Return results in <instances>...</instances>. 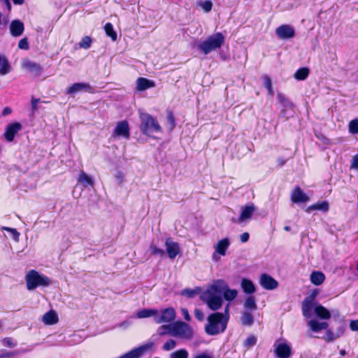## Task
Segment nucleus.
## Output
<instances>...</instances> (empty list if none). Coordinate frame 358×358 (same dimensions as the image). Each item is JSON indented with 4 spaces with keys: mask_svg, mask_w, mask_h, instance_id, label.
I'll list each match as a JSON object with an SVG mask.
<instances>
[{
    "mask_svg": "<svg viewBox=\"0 0 358 358\" xmlns=\"http://www.w3.org/2000/svg\"><path fill=\"white\" fill-rule=\"evenodd\" d=\"M220 294H222L226 301H231L236 298L238 291L235 289H229L224 280H217L208 285L207 289L201 294L200 298L211 310L215 311L219 310L223 303Z\"/></svg>",
    "mask_w": 358,
    "mask_h": 358,
    "instance_id": "1",
    "label": "nucleus"
},
{
    "mask_svg": "<svg viewBox=\"0 0 358 358\" xmlns=\"http://www.w3.org/2000/svg\"><path fill=\"white\" fill-rule=\"evenodd\" d=\"M229 303L224 308V313L217 312L208 317L205 327L207 334L214 336L225 331L229 320Z\"/></svg>",
    "mask_w": 358,
    "mask_h": 358,
    "instance_id": "2",
    "label": "nucleus"
},
{
    "mask_svg": "<svg viewBox=\"0 0 358 358\" xmlns=\"http://www.w3.org/2000/svg\"><path fill=\"white\" fill-rule=\"evenodd\" d=\"M224 43V36L220 32H217L204 41H201L196 44V48L204 55H208L210 52L220 48Z\"/></svg>",
    "mask_w": 358,
    "mask_h": 358,
    "instance_id": "3",
    "label": "nucleus"
},
{
    "mask_svg": "<svg viewBox=\"0 0 358 358\" xmlns=\"http://www.w3.org/2000/svg\"><path fill=\"white\" fill-rule=\"evenodd\" d=\"M140 130L148 136H152L155 133L162 132V127L157 120L147 113L139 112Z\"/></svg>",
    "mask_w": 358,
    "mask_h": 358,
    "instance_id": "4",
    "label": "nucleus"
},
{
    "mask_svg": "<svg viewBox=\"0 0 358 358\" xmlns=\"http://www.w3.org/2000/svg\"><path fill=\"white\" fill-rule=\"evenodd\" d=\"M25 280L28 290L35 289L38 287H48L52 283L48 276L34 269L27 273Z\"/></svg>",
    "mask_w": 358,
    "mask_h": 358,
    "instance_id": "5",
    "label": "nucleus"
},
{
    "mask_svg": "<svg viewBox=\"0 0 358 358\" xmlns=\"http://www.w3.org/2000/svg\"><path fill=\"white\" fill-rule=\"evenodd\" d=\"M171 336L178 337L183 339L190 340L193 337V330L188 324L178 321L172 323Z\"/></svg>",
    "mask_w": 358,
    "mask_h": 358,
    "instance_id": "6",
    "label": "nucleus"
},
{
    "mask_svg": "<svg viewBox=\"0 0 358 358\" xmlns=\"http://www.w3.org/2000/svg\"><path fill=\"white\" fill-rule=\"evenodd\" d=\"M155 322L157 324L171 322L176 319V313L173 308L169 307L162 310H156Z\"/></svg>",
    "mask_w": 358,
    "mask_h": 358,
    "instance_id": "7",
    "label": "nucleus"
},
{
    "mask_svg": "<svg viewBox=\"0 0 358 358\" xmlns=\"http://www.w3.org/2000/svg\"><path fill=\"white\" fill-rule=\"evenodd\" d=\"M231 244L228 238H224L219 241L214 246L215 252L212 255V259L215 262H218L220 256H225L227 249Z\"/></svg>",
    "mask_w": 358,
    "mask_h": 358,
    "instance_id": "8",
    "label": "nucleus"
},
{
    "mask_svg": "<svg viewBox=\"0 0 358 358\" xmlns=\"http://www.w3.org/2000/svg\"><path fill=\"white\" fill-rule=\"evenodd\" d=\"M275 353L278 358H289L292 355L290 345L284 340L278 339L275 343Z\"/></svg>",
    "mask_w": 358,
    "mask_h": 358,
    "instance_id": "9",
    "label": "nucleus"
},
{
    "mask_svg": "<svg viewBox=\"0 0 358 358\" xmlns=\"http://www.w3.org/2000/svg\"><path fill=\"white\" fill-rule=\"evenodd\" d=\"M112 137L115 138H123L128 140L130 137V129L128 122L125 120L117 122L113 132Z\"/></svg>",
    "mask_w": 358,
    "mask_h": 358,
    "instance_id": "10",
    "label": "nucleus"
},
{
    "mask_svg": "<svg viewBox=\"0 0 358 358\" xmlns=\"http://www.w3.org/2000/svg\"><path fill=\"white\" fill-rule=\"evenodd\" d=\"M152 346L153 343H147L134 350H132L131 351L122 356L120 358H138L141 355H144L146 352L150 350Z\"/></svg>",
    "mask_w": 358,
    "mask_h": 358,
    "instance_id": "11",
    "label": "nucleus"
},
{
    "mask_svg": "<svg viewBox=\"0 0 358 358\" xmlns=\"http://www.w3.org/2000/svg\"><path fill=\"white\" fill-rule=\"evenodd\" d=\"M255 210L256 208L254 204L242 207L241 214L236 222L238 224L247 223L252 218Z\"/></svg>",
    "mask_w": 358,
    "mask_h": 358,
    "instance_id": "12",
    "label": "nucleus"
},
{
    "mask_svg": "<svg viewBox=\"0 0 358 358\" xmlns=\"http://www.w3.org/2000/svg\"><path fill=\"white\" fill-rule=\"evenodd\" d=\"M166 250L169 257L173 259L180 252V245L173 241L171 238H168L165 242Z\"/></svg>",
    "mask_w": 358,
    "mask_h": 358,
    "instance_id": "13",
    "label": "nucleus"
},
{
    "mask_svg": "<svg viewBox=\"0 0 358 358\" xmlns=\"http://www.w3.org/2000/svg\"><path fill=\"white\" fill-rule=\"evenodd\" d=\"M275 34L280 39H289L294 36L295 31L292 26L282 24L275 29Z\"/></svg>",
    "mask_w": 358,
    "mask_h": 358,
    "instance_id": "14",
    "label": "nucleus"
},
{
    "mask_svg": "<svg viewBox=\"0 0 358 358\" xmlns=\"http://www.w3.org/2000/svg\"><path fill=\"white\" fill-rule=\"evenodd\" d=\"M259 283L262 287L267 290H273L278 287V282L271 275L263 273L260 276Z\"/></svg>",
    "mask_w": 358,
    "mask_h": 358,
    "instance_id": "15",
    "label": "nucleus"
},
{
    "mask_svg": "<svg viewBox=\"0 0 358 358\" xmlns=\"http://www.w3.org/2000/svg\"><path fill=\"white\" fill-rule=\"evenodd\" d=\"M22 129V125L19 122H13L7 125L4 134L5 138L7 141H13L15 134Z\"/></svg>",
    "mask_w": 358,
    "mask_h": 358,
    "instance_id": "16",
    "label": "nucleus"
},
{
    "mask_svg": "<svg viewBox=\"0 0 358 358\" xmlns=\"http://www.w3.org/2000/svg\"><path fill=\"white\" fill-rule=\"evenodd\" d=\"M22 66L35 76H38L41 74L42 68L40 64L29 59H24Z\"/></svg>",
    "mask_w": 358,
    "mask_h": 358,
    "instance_id": "17",
    "label": "nucleus"
},
{
    "mask_svg": "<svg viewBox=\"0 0 358 358\" xmlns=\"http://www.w3.org/2000/svg\"><path fill=\"white\" fill-rule=\"evenodd\" d=\"M82 91L92 92V88L87 83H78L72 85L66 89V93L70 95H74L75 94Z\"/></svg>",
    "mask_w": 358,
    "mask_h": 358,
    "instance_id": "18",
    "label": "nucleus"
},
{
    "mask_svg": "<svg viewBox=\"0 0 358 358\" xmlns=\"http://www.w3.org/2000/svg\"><path fill=\"white\" fill-rule=\"evenodd\" d=\"M307 324L310 329L313 332H320L322 330H326L329 327L327 322H320L317 319H310L307 322Z\"/></svg>",
    "mask_w": 358,
    "mask_h": 358,
    "instance_id": "19",
    "label": "nucleus"
},
{
    "mask_svg": "<svg viewBox=\"0 0 358 358\" xmlns=\"http://www.w3.org/2000/svg\"><path fill=\"white\" fill-rule=\"evenodd\" d=\"M291 199L293 203H306L309 201V197L300 187H296L292 193Z\"/></svg>",
    "mask_w": 358,
    "mask_h": 358,
    "instance_id": "20",
    "label": "nucleus"
},
{
    "mask_svg": "<svg viewBox=\"0 0 358 358\" xmlns=\"http://www.w3.org/2000/svg\"><path fill=\"white\" fill-rule=\"evenodd\" d=\"M24 24L19 20H13L10 24V31L13 36L17 37L22 34Z\"/></svg>",
    "mask_w": 358,
    "mask_h": 358,
    "instance_id": "21",
    "label": "nucleus"
},
{
    "mask_svg": "<svg viewBox=\"0 0 358 358\" xmlns=\"http://www.w3.org/2000/svg\"><path fill=\"white\" fill-rule=\"evenodd\" d=\"M315 307V306L314 305L313 299H305L302 303V313L303 316L307 319L310 318Z\"/></svg>",
    "mask_w": 358,
    "mask_h": 358,
    "instance_id": "22",
    "label": "nucleus"
},
{
    "mask_svg": "<svg viewBox=\"0 0 358 358\" xmlns=\"http://www.w3.org/2000/svg\"><path fill=\"white\" fill-rule=\"evenodd\" d=\"M155 86V83L154 81L145 78H139L136 81V89L138 91H144Z\"/></svg>",
    "mask_w": 358,
    "mask_h": 358,
    "instance_id": "23",
    "label": "nucleus"
},
{
    "mask_svg": "<svg viewBox=\"0 0 358 358\" xmlns=\"http://www.w3.org/2000/svg\"><path fill=\"white\" fill-rule=\"evenodd\" d=\"M42 321L46 325H52L57 323L58 316L55 311L51 310L43 316Z\"/></svg>",
    "mask_w": 358,
    "mask_h": 358,
    "instance_id": "24",
    "label": "nucleus"
},
{
    "mask_svg": "<svg viewBox=\"0 0 358 358\" xmlns=\"http://www.w3.org/2000/svg\"><path fill=\"white\" fill-rule=\"evenodd\" d=\"M277 99L278 102L284 108L280 112L281 115L285 114L287 109H292L293 103L283 94L278 93L277 95Z\"/></svg>",
    "mask_w": 358,
    "mask_h": 358,
    "instance_id": "25",
    "label": "nucleus"
},
{
    "mask_svg": "<svg viewBox=\"0 0 358 358\" xmlns=\"http://www.w3.org/2000/svg\"><path fill=\"white\" fill-rule=\"evenodd\" d=\"M329 203L327 201H323L308 206L306 208V212L310 213L312 210H320L322 212H327L329 210Z\"/></svg>",
    "mask_w": 358,
    "mask_h": 358,
    "instance_id": "26",
    "label": "nucleus"
},
{
    "mask_svg": "<svg viewBox=\"0 0 358 358\" xmlns=\"http://www.w3.org/2000/svg\"><path fill=\"white\" fill-rule=\"evenodd\" d=\"M315 315L322 320H328L331 317L330 312L322 305H317L314 308Z\"/></svg>",
    "mask_w": 358,
    "mask_h": 358,
    "instance_id": "27",
    "label": "nucleus"
},
{
    "mask_svg": "<svg viewBox=\"0 0 358 358\" xmlns=\"http://www.w3.org/2000/svg\"><path fill=\"white\" fill-rule=\"evenodd\" d=\"M344 329L343 328L341 327L338 329L336 334H334L332 331L330 329H326L325 336H324V339L327 342H332L336 338H339L343 334Z\"/></svg>",
    "mask_w": 358,
    "mask_h": 358,
    "instance_id": "28",
    "label": "nucleus"
},
{
    "mask_svg": "<svg viewBox=\"0 0 358 358\" xmlns=\"http://www.w3.org/2000/svg\"><path fill=\"white\" fill-rule=\"evenodd\" d=\"M241 287L243 292L246 294H252L256 290L253 282L247 278H243L242 280Z\"/></svg>",
    "mask_w": 358,
    "mask_h": 358,
    "instance_id": "29",
    "label": "nucleus"
},
{
    "mask_svg": "<svg viewBox=\"0 0 358 358\" xmlns=\"http://www.w3.org/2000/svg\"><path fill=\"white\" fill-rule=\"evenodd\" d=\"M325 280V275L320 271H314L310 275V281L315 285H321Z\"/></svg>",
    "mask_w": 358,
    "mask_h": 358,
    "instance_id": "30",
    "label": "nucleus"
},
{
    "mask_svg": "<svg viewBox=\"0 0 358 358\" xmlns=\"http://www.w3.org/2000/svg\"><path fill=\"white\" fill-rule=\"evenodd\" d=\"M241 322L243 325L251 326L254 322V317L249 311H244L241 316Z\"/></svg>",
    "mask_w": 358,
    "mask_h": 358,
    "instance_id": "31",
    "label": "nucleus"
},
{
    "mask_svg": "<svg viewBox=\"0 0 358 358\" xmlns=\"http://www.w3.org/2000/svg\"><path fill=\"white\" fill-rule=\"evenodd\" d=\"M10 66L6 57L0 55V74L5 75L10 72Z\"/></svg>",
    "mask_w": 358,
    "mask_h": 358,
    "instance_id": "32",
    "label": "nucleus"
},
{
    "mask_svg": "<svg viewBox=\"0 0 358 358\" xmlns=\"http://www.w3.org/2000/svg\"><path fill=\"white\" fill-rule=\"evenodd\" d=\"M78 182L83 184L84 187H87V185L92 186L94 184V180L92 177L88 176L84 171L80 172L78 177Z\"/></svg>",
    "mask_w": 358,
    "mask_h": 358,
    "instance_id": "33",
    "label": "nucleus"
},
{
    "mask_svg": "<svg viewBox=\"0 0 358 358\" xmlns=\"http://www.w3.org/2000/svg\"><path fill=\"white\" fill-rule=\"evenodd\" d=\"M243 307L246 310L245 311L255 310L257 309V303H256L255 297L252 296H250L247 297L243 303Z\"/></svg>",
    "mask_w": 358,
    "mask_h": 358,
    "instance_id": "34",
    "label": "nucleus"
},
{
    "mask_svg": "<svg viewBox=\"0 0 358 358\" xmlns=\"http://www.w3.org/2000/svg\"><path fill=\"white\" fill-rule=\"evenodd\" d=\"M156 314L157 313L155 309H143L136 313V317L141 319L152 316L155 318Z\"/></svg>",
    "mask_w": 358,
    "mask_h": 358,
    "instance_id": "35",
    "label": "nucleus"
},
{
    "mask_svg": "<svg viewBox=\"0 0 358 358\" xmlns=\"http://www.w3.org/2000/svg\"><path fill=\"white\" fill-rule=\"evenodd\" d=\"M308 74L309 70L308 68H301L294 73V78L298 80H303L308 77Z\"/></svg>",
    "mask_w": 358,
    "mask_h": 358,
    "instance_id": "36",
    "label": "nucleus"
},
{
    "mask_svg": "<svg viewBox=\"0 0 358 358\" xmlns=\"http://www.w3.org/2000/svg\"><path fill=\"white\" fill-rule=\"evenodd\" d=\"M30 350H16L14 352H7L4 350H0V358H13L15 355L21 353V352H27Z\"/></svg>",
    "mask_w": 358,
    "mask_h": 358,
    "instance_id": "37",
    "label": "nucleus"
},
{
    "mask_svg": "<svg viewBox=\"0 0 358 358\" xmlns=\"http://www.w3.org/2000/svg\"><path fill=\"white\" fill-rule=\"evenodd\" d=\"M171 327H172V323L170 324L162 325L157 329V332L159 336H164V335H171V332H172Z\"/></svg>",
    "mask_w": 358,
    "mask_h": 358,
    "instance_id": "38",
    "label": "nucleus"
},
{
    "mask_svg": "<svg viewBox=\"0 0 358 358\" xmlns=\"http://www.w3.org/2000/svg\"><path fill=\"white\" fill-rule=\"evenodd\" d=\"M106 34L109 36L113 41L117 39V34L113 29V26L111 23L108 22L104 27Z\"/></svg>",
    "mask_w": 358,
    "mask_h": 358,
    "instance_id": "39",
    "label": "nucleus"
},
{
    "mask_svg": "<svg viewBox=\"0 0 358 358\" xmlns=\"http://www.w3.org/2000/svg\"><path fill=\"white\" fill-rule=\"evenodd\" d=\"M201 289L200 287H195L194 289H185L182 291L181 294L186 296L188 298H192L196 295L201 293Z\"/></svg>",
    "mask_w": 358,
    "mask_h": 358,
    "instance_id": "40",
    "label": "nucleus"
},
{
    "mask_svg": "<svg viewBox=\"0 0 358 358\" xmlns=\"http://www.w3.org/2000/svg\"><path fill=\"white\" fill-rule=\"evenodd\" d=\"M188 352L185 349L175 351L171 355V358H188Z\"/></svg>",
    "mask_w": 358,
    "mask_h": 358,
    "instance_id": "41",
    "label": "nucleus"
},
{
    "mask_svg": "<svg viewBox=\"0 0 358 358\" xmlns=\"http://www.w3.org/2000/svg\"><path fill=\"white\" fill-rule=\"evenodd\" d=\"M1 230L8 231L15 241H19L20 233L14 228L2 227Z\"/></svg>",
    "mask_w": 358,
    "mask_h": 358,
    "instance_id": "42",
    "label": "nucleus"
},
{
    "mask_svg": "<svg viewBox=\"0 0 358 358\" xmlns=\"http://www.w3.org/2000/svg\"><path fill=\"white\" fill-rule=\"evenodd\" d=\"M257 343V338L255 336H248L244 341V346L248 349L251 348Z\"/></svg>",
    "mask_w": 358,
    "mask_h": 358,
    "instance_id": "43",
    "label": "nucleus"
},
{
    "mask_svg": "<svg viewBox=\"0 0 358 358\" xmlns=\"http://www.w3.org/2000/svg\"><path fill=\"white\" fill-rule=\"evenodd\" d=\"M150 250L151 252V254L154 255H159L160 257H163L165 255V252L162 249L157 248L156 245L153 244L150 245Z\"/></svg>",
    "mask_w": 358,
    "mask_h": 358,
    "instance_id": "44",
    "label": "nucleus"
},
{
    "mask_svg": "<svg viewBox=\"0 0 358 358\" xmlns=\"http://www.w3.org/2000/svg\"><path fill=\"white\" fill-rule=\"evenodd\" d=\"M349 131L352 134H358V119H355L349 123Z\"/></svg>",
    "mask_w": 358,
    "mask_h": 358,
    "instance_id": "45",
    "label": "nucleus"
},
{
    "mask_svg": "<svg viewBox=\"0 0 358 358\" xmlns=\"http://www.w3.org/2000/svg\"><path fill=\"white\" fill-rule=\"evenodd\" d=\"M92 44V39L90 36H85L83 38L81 41L79 43V46L80 48L88 49Z\"/></svg>",
    "mask_w": 358,
    "mask_h": 358,
    "instance_id": "46",
    "label": "nucleus"
},
{
    "mask_svg": "<svg viewBox=\"0 0 358 358\" xmlns=\"http://www.w3.org/2000/svg\"><path fill=\"white\" fill-rule=\"evenodd\" d=\"M176 346V341L173 339H169L164 344L162 349L165 351H169L174 349Z\"/></svg>",
    "mask_w": 358,
    "mask_h": 358,
    "instance_id": "47",
    "label": "nucleus"
},
{
    "mask_svg": "<svg viewBox=\"0 0 358 358\" xmlns=\"http://www.w3.org/2000/svg\"><path fill=\"white\" fill-rule=\"evenodd\" d=\"M199 5L205 12H209L212 9L213 3L210 1H200Z\"/></svg>",
    "mask_w": 358,
    "mask_h": 358,
    "instance_id": "48",
    "label": "nucleus"
},
{
    "mask_svg": "<svg viewBox=\"0 0 358 358\" xmlns=\"http://www.w3.org/2000/svg\"><path fill=\"white\" fill-rule=\"evenodd\" d=\"M1 342L3 345L10 348H14L17 345V343L11 338H4Z\"/></svg>",
    "mask_w": 358,
    "mask_h": 358,
    "instance_id": "49",
    "label": "nucleus"
},
{
    "mask_svg": "<svg viewBox=\"0 0 358 358\" xmlns=\"http://www.w3.org/2000/svg\"><path fill=\"white\" fill-rule=\"evenodd\" d=\"M18 47L20 49L28 50L29 48V43L27 38L21 39L18 43Z\"/></svg>",
    "mask_w": 358,
    "mask_h": 358,
    "instance_id": "50",
    "label": "nucleus"
},
{
    "mask_svg": "<svg viewBox=\"0 0 358 358\" xmlns=\"http://www.w3.org/2000/svg\"><path fill=\"white\" fill-rule=\"evenodd\" d=\"M350 169H358V153L352 157L351 160Z\"/></svg>",
    "mask_w": 358,
    "mask_h": 358,
    "instance_id": "51",
    "label": "nucleus"
},
{
    "mask_svg": "<svg viewBox=\"0 0 358 358\" xmlns=\"http://www.w3.org/2000/svg\"><path fill=\"white\" fill-rule=\"evenodd\" d=\"M194 316L199 321H203L204 320V314L203 311L199 308L194 310Z\"/></svg>",
    "mask_w": 358,
    "mask_h": 358,
    "instance_id": "52",
    "label": "nucleus"
},
{
    "mask_svg": "<svg viewBox=\"0 0 358 358\" xmlns=\"http://www.w3.org/2000/svg\"><path fill=\"white\" fill-rule=\"evenodd\" d=\"M264 85L266 89L271 88L272 87V82L268 76H265L264 78Z\"/></svg>",
    "mask_w": 358,
    "mask_h": 358,
    "instance_id": "53",
    "label": "nucleus"
},
{
    "mask_svg": "<svg viewBox=\"0 0 358 358\" xmlns=\"http://www.w3.org/2000/svg\"><path fill=\"white\" fill-rule=\"evenodd\" d=\"M181 313H182V316H183V317L185 318V320L190 321L191 317H190V315L189 314V312H188L187 308H182L181 309Z\"/></svg>",
    "mask_w": 358,
    "mask_h": 358,
    "instance_id": "54",
    "label": "nucleus"
},
{
    "mask_svg": "<svg viewBox=\"0 0 358 358\" xmlns=\"http://www.w3.org/2000/svg\"><path fill=\"white\" fill-rule=\"evenodd\" d=\"M249 238L250 235L248 232L243 233L240 236V239L242 243H246L249 240Z\"/></svg>",
    "mask_w": 358,
    "mask_h": 358,
    "instance_id": "55",
    "label": "nucleus"
},
{
    "mask_svg": "<svg viewBox=\"0 0 358 358\" xmlns=\"http://www.w3.org/2000/svg\"><path fill=\"white\" fill-rule=\"evenodd\" d=\"M350 329L352 331H358V320H353L350 324Z\"/></svg>",
    "mask_w": 358,
    "mask_h": 358,
    "instance_id": "56",
    "label": "nucleus"
},
{
    "mask_svg": "<svg viewBox=\"0 0 358 358\" xmlns=\"http://www.w3.org/2000/svg\"><path fill=\"white\" fill-rule=\"evenodd\" d=\"M39 101V99L32 98L31 99V108L33 110H36L38 108L37 104Z\"/></svg>",
    "mask_w": 358,
    "mask_h": 358,
    "instance_id": "57",
    "label": "nucleus"
},
{
    "mask_svg": "<svg viewBox=\"0 0 358 358\" xmlns=\"http://www.w3.org/2000/svg\"><path fill=\"white\" fill-rule=\"evenodd\" d=\"M167 118H168V121L170 122V124H171V127L173 128L175 126V123H174V117H173V115L172 114V113H169Z\"/></svg>",
    "mask_w": 358,
    "mask_h": 358,
    "instance_id": "58",
    "label": "nucleus"
},
{
    "mask_svg": "<svg viewBox=\"0 0 358 358\" xmlns=\"http://www.w3.org/2000/svg\"><path fill=\"white\" fill-rule=\"evenodd\" d=\"M11 113H12L11 108L9 107H6L3 108V110L2 111V115L6 116V115L10 114Z\"/></svg>",
    "mask_w": 358,
    "mask_h": 358,
    "instance_id": "59",
    "label": "nucleus"
},
{
    "mask_svg": "<svg viewBox=\"0 0 358 358\" xmlns=\"http://www.w3.org/2000/svg\"><path fill=\"white\" fill-rule=\"evenodd\" d=\"M194 358H213V357L210 355H209L205 352H202V353L199 354L196 356H195Z\"/></svg>",
    "mask_w": 358,
    "mask_h": 358,
    "instance_id": "60",
    "label": "nucleus"
},
{
    "mask_svg": "<svg viewBox=\"0 0 358 358\" xmlns=\"http://www.w3.org/2000/svg\"><path fill=\"white\" fill-rule=\"evenodd\" d=\"M15 4L21 5L24 3V0H13Z\"/></svg>",
    "mask_w": 358,
    "mask_h": 358,
    "instance_id": "61",
    "label": "nucleus"
},
{
    "mask_svg": "<svg viewBox=\"0 0 358 358\" xmlns=\"http://www.w3.org/2000/svg\"><path fill=\"white\" fill-rule=\"evenodd\" d=\"M267 90L270 95H271V96L273 95V91L272 87L271 88H268Z\"/></svg>",
    "mask_w": 358,
    "mask_h": 358,
    "instance_id": "62",
    "label": "nucleus"
},
{
    "mask_svg": "<svg viewBox=\"0 0 358 358\" xmlns=\"http://www.w3.org/2000/svg\"><path fill=\"white\" fill-rule=\"evenodd\" d=\"M284 229L287 231H289L291 230V227L289 226H285Z\"/></svg>",
    "mask_w": 358,
    "mask_h": 358,
    "instance_id": "63",
    "label": "nucleus"
},
{
    "mask_svg": "<svg viewBox=\"0 0 358 358\" xmlns=\"http://www.w3.org/2000/svg\"><path fill=\"white\" fill-rule=\"evenodd\" d=\"M356 269H357V271H358V262H357V263Z\"/></svg>",
    "mask_w": 358,
    "mask_h": 358,
    "instance_id": "64",
    "label": "nucleus"
}]
</instances>
